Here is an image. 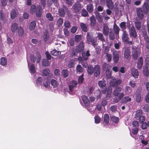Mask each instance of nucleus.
<instances>
[{
    "label": "nucleus",
    "instance_id": "obj_1",
    "mask_svg": "<svg viewBox=\"0 0 149 149\" xmlns=\"http://www.w3.org/2000/svg\"><path fill=\"white\" fill-rule=\"evenodd\" d=\"M30 12L32 14L35 13L36 16L38 17H41L42 12V6L40 5L36 6L34 4H33L31 7Z\"/></svg>",
    "mask_w": 149,
    "mask_h": 149
},
{
    "label": "nucleus",
    "instance_id": "obj_2",
    "mask_svg": "<svg viewBox=\"0 0 149 149\" xmlns=\"http://www.w3.org/2000/svg\"><path fill=\"white\" fill-rule=\"evenodd\" d=\"M86 39L87 42L89 44L91 43L92 45L95 47L97 45V39L93 37L92 33L91 32H88L87 33Z\"/></svg>",
    "mask_w": 149,
    "mask_h": 149
},
{
    "label": "nucleus",
    "instance_id": "obj_3",
    "mask_svg": "<svg viewBox=\"0 0 149 149\" xmlns=\"http://www.w3.org/2000/svg\"><path fill=\"white\" fill-rule=\"evenodd\" d=\"M142 113L141 110H138L136 111L134 116V118L139 120V123L141 124L144 121L145 119V117L142 115Z\"/></svg>",
    "mask_w": 149,
    "mask_h": 149
},
{
    "label": "nucleus",
    "instance_id": "obj_4",
    "mask_svg": "<svg viewBox=\"0 0 149 149\" xmlns=\"http://www.w3.org/2000/svg\"><path fill=\"white\" fill-rule=\"evenodd\" d=\"M122 40L124 42H126L128 44L130 45H132V41H129V35L125 30H124L123 31L122 35Z\"/></svg>",
    "mask_w": 149,
    "mask_h": 149
},
{
    "label": "nucleus",
    "instance_id": "obj_5",
    "mask_svg": "<svg viewBox=\"0 0 149 149\" xmlns=\"http://www.w3.org/2000/svg\"><path fill=\"white\" fill-rule=\"evenodd\" d=\"M140 52L137 49L132 47V56L134 60L137 59L138 57L140 56Z\"/></svg>",
    "mask_w": 149,
    "mask_h": 149
},
{
    "label": "nucleus",
    "instance_id": "obj_6",
    "mask_svg": "<svg viewBox=\"0 0 149 149\" xmlns=\"http://www.w3.org/2000/svg\"><path fill=\"white\" fill-rule=\"evenodd\" d=\"M113 59L114 62L117 63L119 59V56L120 55V51L115 50L113 52Z\"/></svg>",
    "mask_w": 149,
    "mask_h": 149
},
{
    "label": "nucleus",
    "instance_id": "obj_7",
    "mask_svg": "<svg viewBox=\"0 0 149 149\" xmlns=\"http://www.w3.org/2000/svg\"><path fill=\"white\" fill-rule=\"evenodd\" d=\"M123 50H124L123 52L124 58L127 60H129L131 58L130 49L128 47H125L123 49Z\"/></svg>",
    "mask_w": 149,
    "mask_h": 149
},
{
    "label": "nucleus",
    "instance_id": "obj_8",
    "mask_svg": "<svg viewBox=\"0 0 149 149\" xmlns=\"http://www.w3.org/2000/svg\"><path fill=\"white\" fill-rule=\"evenodd\" d=\"M129 34L130 37L134 39L137 37V32L134 26H132L129 29Z\"/></svg>",
    "mask_w": 149,
    "mask_h": 149
},
{
    "label": "nucleus",
    "instance_id": "obj_9",
    "mask_svg": "<svg viewBox=\"0 0 149 149\" xmlns=\"http://www.w3.org/2000/svg\"><path fill=\"white\" fill-rule=\"evenodd\" d=\"M84 48V45L83 41H81L79 44L76 46L75 49L76 52L77 53H80L83 51Z\"/></svg>",
    "mask_w": 149,
    "mask_h": 149
},
{
    "label": "nucleus",
    "instance_id": "obj_10",
    "mask_svg": "<svg viewBox=\"0 0 149 149\" xmlns=\"http://www.w3.org/2000/svg\"><path fill=\"white\" fill-rule=\"evenodd\" d=\"M82 8L81 4L78 2H76L72 7L75 13L79 12Z\"/></svg>",
    "mask_w": 149,
    "mask_h": 149
},
{
    "label": "nucleus",
    "instance_id": "obj_11",
    "mask_svg": "<svg viewBox=\"0 0 149 149\" xmlns=\"http://www.w3.org/2000/svg\"><path fill=\"white\" fill-rule=\"evenodd\" d=\"M121 82V79H114L110 81V85L112 87H117L120 84Z\"/></svg>",
    "mask_w": 149,
    "mask_h": 149
},
{
    "label": "nucleus",
    "instance_id": "obj_12",
    "mask_svg": "<svg viewBox=\"0 0 149 149\" xmlns=\"http://www.w3.org/2000/svg\"><path fill=\"white\" fill-rule=\"evenodd\" d=\"M137 15L138 17L140 19H142L144 17V12L142 10V9L141 8H138L136 10Z\"/></svg>",
    "mask_w": 149,
    "mask_h": 149
},
{
    "label": "nucleus",
    "instance_id": "obj_13",
    "mask_svg": "<svg viewBox=\"0 0 149 149\" xmlns=\"http://www.w3.org/2000/svg\"><path fill=\"white\" fill-rule=\"evenodd\" d=\"M113 29L114 33H115L116 39L117 40L119 38V34L120 29L117 24L115 23L113 26Z\"/></svg>",
    "mask_w": 149,
    "mask_h": 149
},
{
    "label": "nucleus",
    "instance_id": "obj_14",
    "mask_svg": "<svg viewBox=\"0 0 149 149\" xmlns=\"http://www.w3.org/2000/svg\"><path fill=\"white\" fill-rule=\"evenodd\" d=\"M100 67L99 65H97L95 66L94 69V76L97 77L100 76Z\"/></svg>",
    "mask_w": 149,
    "mask_h": 149
},
{
    "label": "nucleus",
    "instance_id": "obj_15",
    "mask_svg": "<svg viewBox=\"0 0 149 149\" xmlns=\"http://www.w3.org/2000/svg\"><path fill=\"white\" fill-rule=\"evenodd\" d=\"M77 84V82L74 80L71 81L70 82L69 88L70 92H72L73 91L74 89L76 87Z\"/></svg>",
    "mask_w": 149,
    "mask_h": 149
},
{
    "label": "nucleus",
    "instance_id": "obj_16",
    "mask_svg": "<svg viewBox=\"0 0 149 149\" xmlns=\"http://www.w3.org/2000/svg\"><path fill=\"white\" fill-rule=\"evenodd\" d=\"M143 58L141 56L140 57L138 60L137 64V67L139 70H140L141 69L143 64Z\"/></svg>",
    "mask_w": 149,
    "mask_h": 149
},
{
    "label": "nucleus",
    "instance_id": "obj_17",
    "mask_svg": "<svg viewBox=\"0 0 149 149\" xmlns=\"http://www.w3.org/2000/svg\"><path fill=\"white\" fill-rule=\"evenodd\" d=\"M141 89L139 88L136 91V100L137 102H139L141 100Z\"/></svg>",
    "mask_w": 149,
    "mask_h": 149
},
{
    "label": "nucleus",
    "instance_id": "obj_18",
    "mask_svg": "<svg viewBox=\"0 0 149 149\" xmlns=\"http://www.w3.org/2000/svg\"><path fill=\"white\" fill-rule=\"evenodd\" d=\"M141 8L145 14H147L149 11V5L147 3H145L143 6L142 8Z\"/></svg>",
    "mask_w": 149,
    "mask_h": 149
},
{
    "label": "nucleus",
    "instance_id": "obj_19",
    "mask_svg": "<svg viewBox=\"0 0 149 149\" xmlns=\"http://www.w3.org/2000/svg\"><path fill=\"white\" fill-rule=\"evenodd\" d=\"M18 13L17 10L13 9L10 13L11 18L12 19H14L18 15Z\"/></svg>",
    "mask_w": 149,
    "mask_h": 149
},
{
    "label": "nucleus",
    "instance_id": "obj_20",
    "mask_svg": "<svg viewBox=\"0 0 149 149\" xmlns=\"http://www.w3.org/2000/svg\"><path fill=\"white\" fill-rule=\"evenodd\" d=\"M108 35L110 40H113L116 38L115 33H114L112 29H110Z\"/></svg>",
    "mask_w": 149,
    "mask_h": 149
},
{
    "label": "nucleus",
    "instance_id": "obj_21",
    "mask_svg": "<svg viewBox=\"0 0 149 149\" xmlns=\"http://www.w3.org/2000/svg\"><path fill=\"white\" fill-rule=\"evenodd\" d=\"M110 30H109V27L107 25H104L103 27L102 30V33L104 36H107L109 33Z\"/></svg>",
    "mask_w": 149,
    "mask_h": 149
},
{
    "label": "nucleus",
    "instance_id": "obj_22",
    "mask_svg": "<svg viewBox=\"0 0 149 149\" xmlns=\"http://www.w3.org/2000/svg\"><path fill=\"white\" fill-rule=\"evenodd\" d=\"M83 103L86 106H88L90 105V102L87 97L85 95L81 96Z\"/></svg>",
    "mask_w": 149,
    "mask_h": 149
},
{
    "label": "nucleus",
    "instance_id": "obj_23",
    "mask_svg": "<svg viewBox=\"0 0 149 149\" xmlns=\"http://www.w3.org/2000/svg\"><path fill=\"white\" fill-rule=\"evenodd\" d=\"M36 24V20L32 21L30 24L29 29L31 31L35 29Z\"/></svg>",
    "mask_w": 149,
    "mask_h": 149
},
{
    "label": "nucleus",
    "instance_id": "obj_24",
    "mask_svg": "<svg viewBox=\"0 0 149 149\" xmlns=\"http://www.w3.org/2000/svg\"><path fill=\"white\" fill-rule=\"evenodd\" d=\"M106 5L110 9L112 10L114 7L113 3L112 0H106Z\"/></svg>",
    "mask_w": 149,
    "mask_h": 149
},
{
    "label": "nucleus",
    "instance_id": "obj_25",
    "mask_svg": "<svg viewBox=\"0 0 149 149\" xmlns=\"http://www.w3.org/2000/svg\"><path fill=\"white\" fill-rule=\"evenodd\" d=\"M95 13L98 22L100 23H101L103 21V19L102 15L97 11L95 12Z\"/></svg>",
    "mask_w": 149,
    "mask_h": 149
},
{
    "label": "nucleus",
    "instance_id": "obj_26",
    "mask_svg": "<svg viewBox=\"0 0 149 149\" xmlns=\"http://www.w3.org/2000/svg\"><path fill=\"white\" fill-rule=\"evenodd\" d=\"M143 74L144 75L148 77L149 75V65L148 66H145L143 70Z\"/></svg>",
    "mask_w": 149,
    "mask_h": 149
},
{
    "label": "nucleus",
    "instance_id": "obj_27",
    "mask_svg": "<svg viewBox=\"0 0 149 149\" xmlns=\"http://www.w3.org/2000/svg\"><path fill=\"white\" fill-rule=\"evenodd\" d=\"M80 26L81 30L84 32H86L88 31V26L83 23H80Z\"/></svg>",
    "mask_w": 149,
    "mask_h": 149
},
{
    "label": "nucleus",
    "instance_id": "obj_28",
    "mask_svg": "<svg viewBox=\"0 0 149 149\" xmlns=\"http://www.w3.org/2000/svg\"><path fill=\"white\" fill-rule=\"evenodd\" d=\"M90 24L91 26H94L95 25L96 23V19L94 15H92L90 17Z\"/></svg>",
    "mask_w": 149,
    "mask_h": 149
},
{
    "label": "nucleus",
    "instance_id": "obj_29",
    "mask_svg": "<svg viewBox=\"0 0 149 149\" xmlns=\"http://www.w3.org/2000/svg\"><path fill=\"white\" fill-rule=\"evenodd\" d=\"M131 71L132 76L135 78H137L139 75L138 70L137 69L132 68Z\"/></svg>",
    "mask_w": 149,
    "mask_h": 149
},
{
    "label": "nucleus",
    "instance_id": "obj_30",
    "mask_svg": "<svg viewBox=\"0 0 149 149\" xmlns=\"http://www.w3.org/2000/svg\"><path fill=\"white\" fill-rule=\"evenodd\" d=\"M86 9L89 13H92L94 10V7L93 4H88L87 6Z\"/></svg>",
    "mask_w": 149,
    "mask_h": 149
},
{
    "label": "nucleus",
    "instance_id": "obj_31",
    "mask_svg": "<svg viewBox=\"0 0 149 149\" xmlns=\"http://www.w3.org/2000/svg\"><path fill=\"white\" fill-rule=\"evenodd\" d=\"M144 39L145 41V48H146L149 49V37L147 35L144 37Z\"/></svg>",
    "mask_w": 149,
    "mask_h": 149
},
{
    "label": "nucleus",
    "instance_id": "obj_32",
    "mask_svg": "<svg viewBox=\"0 0 149 149\" xmlns=\"http://www.w3.org/2000/svg\"><path fill=\"white\" fill-rule=\"evenodd\" d=\"M135 26L137 30H139L141 27V21L139 19H136L134 22Z\"/></svg>",
    "mask_w": 149,
    "mask_h": 149
},
{
    "label": "nucleus",
    "instance_id": "obj_33",
    "mask_svg": "<svg viewBox=\"0 0 149 149\" xmlns=\"http://www.w3.org/2000/svg\"><path fill=\"white\" fill-rule=\"evenodd\" d=\"M11 28L12 32H15L17 31L19 28L18 24L16 23H14L11 25Z\"/></svg>",
    "mask_w": 149,
    "mask_h": 149
},
{
    "label": "nucleus",
    "instance_id": "obj_34",
    "mask_svg": "<svg viewBox=\"0 0 149 149\" xmlns=\"http://www.w3.org/2000/svg\"><path fill=\"white\" fill-rule=\"evenodd\" d=\"M49 34L48 30H46L44 33L43 38L44 40L46 42L47 41L49 38Z\"/></svg>",
    "mask_w": 149,
    "mask_h": 149
},
{
    "label": "nucleus",
    "instance_id": "obj_35",
    "mask_svg": "<svg viewBox=\"0 0 149 149\" xmlns=\"http://www.w3.org/2000/svg\"><path fill=\"white\" fill-rule=\"evenodd\" d=\"M103 119L105 123L106 124H108L109 123L110 120L108 114H105L103 117Z\"/></svg>",
    "mask_w": 149,
    "mask_h": 149
},
{
    "label": "nucleus",
    "instance_id": "obj_36",
    "mask_svg": "<svg viewBox=\"0 0 149 149\" xmlns=\"http://www.w3.org/2000/svg\"><path fill=\"white\" fill-rule=\"evenodd\" d=\"M122 89L120 87H117L113 92V95L114 96H118L120 94Z\"/></svg>",
    "mask_w": 149,
    "mask_h": 149
},
{
    "label": "nucleus",
    "instance_id": "obj_37",
    "mask_svg": "<svg viewBox=\"0 0 149 149\" xmlns=\"http://www.w3.org/2000/svg\"><path fill=\"white\" fill-rule=\"evenodd\" d=\"M61 74L63 78H66L68 76L69 74V72L67 70H63L61 72Z\"/></svg>",
    "mask_w": 149,
    "mask_h": 149
},
{
    "label": "nucleus",
    "instance_id": "obj_38",
    "mask_svg": "<svg viewBox=\"0 0 149 149\" xmlns=\"http://www.w3.org/2000/svg\"><path fill=\"white\" fill-rule=\"evenodd\" d=\"M94 68L91 65H90L88 67L87 71L88 73L90 75H92L93 73Z\"/></svg>",
    "mask_w": 149,
    "mask_h": 149
},
{
    "label": "nucleus",
    "instance_id": "obj_39",
    "mask_svg": "<svg viewBox=\"0 0 149 149\" xmlns=\"http://www.w3.org/2000/svg\"><path fill=\"white\" fill-rule=\"evenodd\" d=\"M110 118L111 120L116 123H117L119 120V119L118 117L113 115L110 116Z\"/></svg>",
    "mask_w": 149,
    "mask_h": 149
},
{
    "label": "nucleus",
    "instance_id": "obj_40",
    "mask_svg": "<svg viewBox=\"0 0 149 149\" xmlns=\"http://www.w3.org/2000/svg\"><path fill=\"white\" fill-rule=\"evenodd\" d=\"M58 13L59 15L61 17L65 16V13L64 9L61 8H59L58 9Z\"/></svg>",
    "mask_w": 149,
    "mask_h": 149
},
{
    "label": "nucleus",
    "instance_id": "obj_41",
    "mask_svg": "<svg viewBox=\"0 0 149 149\" xmlns=\"http://www.w3.org/2000/svg\"><path fill=\"white\" fill-rule=\"evenodd\" d=\"M131 98L129 96H126L122 99V103L124 104H126L129 102L131 101Z\"/></svg>",
    "mask_w": 149,
    "mask_h": 149
},
{
    "label": "nucleus",
    "instance_id": "obj_42",
    "mask_svg": "<svg viewBox=\"0 0 149 149\" xmlns=\"http://www.w3.org/2000/svg\"><path fill=\"white\" fill-rule=\"evenodd\" d=\"M50 64V62H49L48 60L45 59L42 60V65L44 66H47L49 65Z\"/></svg>",
    "mask_w": 149,
    "mask_h": 149
},
{
    "label": "nucleus",
    "instance_id": "obj_43",
    "mask_svg": "<svg viewBox=\"0 0 149 149\" xmlns=\"http://www.w3.org/2000/svg\"><path fill=\"white\" fill-rule=\"evenodd\" d=\"M50 83L54 88H56L58 86V84L57 81L54 79H51Z\"/></svg>",
    "mask_w": 149,
    "mask_h": 149
},
{
    "label": "nucleus",
    "instance_id": "obj_44",
    "mask_svg": "<svg viewBox=\"0 0 149 149\" xmlns=\"http://www.w3.org/2000/svg\"><path fill=\"white\" fill-rule=\"evenodd\" d=\"M18 34L19 36H23L24 33V29L22 28L19 26L18 28Z\"/></svg>",
    "mask_w": 149,
    "mask_h": 149
},
{
    "label": "nucleus",
    "instance_id": "obj_45",
    "mask_svg": "<svg viewBox=\"0 0 149 149\" xmlns=\"http://www.w3.org/2000/svg\"><path fill=\"white\" fill-rule=\"evenodd\" d=\"M60 53L59 51L56 49H54L50 52V53L52 55L55 56H58Z\"/></svg>",
    "mask_w": 149,
    "mask_h": 149
},
{
    "label": "nucleus",
    "instance_id": "obj_46",
    "mask_svg": "<svg viewBox=\"0 0 149 149\" xmlns=\"http://www.w3.org/2000/svg\"><path fill=\"white\" fill-rule=\"evenodd\" d=\"M98 84L100 87L103 88L106 86V81L104 80L99 81L98 82Z\"/></svg>",
    "mask_w": 149,
    "mask_h": 149
},
{
    "label": "nucleus",
    "instance_id": "obj_47",
    "mask_svg": "<svg viewBox=\"0 0 149 149\" xmlns=\"http://www.w3.org/2000/svg\"><path fill=\"white\" fill-rule=\"evenodd\" d=\"M106 74L107 79H109L111 78V72L109 69H106Z\"/></svg>",
    "mask_w": 149,
    "mask_h": 149
},
{
    "label": "nucleus",
    "instance_id": "obj_48",
    "mask_svg": "<svg viewBox=\"0 0 149 149\" xmlns=\"http://www.w3.org/2000/svg\"><path fill=\"white\" fill-rule=\"evenodd\" d=\"M97 37L99 40H100L102 42H104L105 41L103 34L102 33H98Z\"/></svg>",
    "mask_w": 149,
    "mask_h": 149
},
{
    "label": "nucleus",
    "instance_id": "obj_49",
    "mask_svg": "<svg viewBox=\"0 0 149 149\" xmlns=\"http://www.w3.org/2000/svg\"><path fill=\"white\" fill-rule=\"evenodd\" d=\"M81 14L82 16L85 17L89 16L88 12L84 8L81 11Z\"/></svg>",
    "mask_w": 149,
    "mask_h": 149
},
{
    "label": "nucleus",
    "instance_id": "obj_50",
    "mask_svg": "<svg viewBox=\"0 0 149 149\" xmlns=\"http://www.w3.org/2000/svg\"><path fill=\"white\" fill-rule=\"evenodd\" d=\"M29 69L31 74H34L36 72V71L35 70V67L33 64H32L31 65Z\"/></svg>",
    "mask_w": 149,
    "mask_h": 149
},
{
    "label": "nucleus",
    "instance_id": "obj_51",
    "mask_svg": "<svg viewBox=\"0 0 149 149\" xmlns=\"http://www.w3.org/2000/svg\"><path fill=\"white\" fill-rule=\"evenodd\" d=\"M63 23V19L61 18H59L56 22V24L58 26V27H60L62 26Z\"/></svg>",
    "mask_w": 149,
    "mask_h": 149
},
{
    "label": "nucleus",
    "instance_id": "obj_52",
    "mask_svg": "<svg viewBox=\"0 0 149 149\" xmlns=\"http://www.w3.org/2000/svg\"><path fill=\"white\" fill-rule=\"evenodd\" d=\"M46 17L49 21H53L54 20V18L50 13H47L46 14Z\"/></svg>",
    "mask_w": 149,
    "mask_h": 149
},
{
    "label": "nucleus",
    "instance_id": "obj_53",
    "mask_svg": "<svg viewBox=\"0 0 149 149\" xmlns=\"http://www.w3.org/2000/svg\"><path fill=\"white\" fill-rule=\"evenodd\" d=\"M82 38L81 35H76L74 37V40L76 42L80 41Z\"/></svg>",
    "mask_w": 149,
    "mask_h": 149
},
{
    "label": "nucleus",
    "instance_id": "obj_54",
    "mask_svg": "<svg viewBox=\"0 0 149 149\" xmlns=\"http://www.w3.org/2000/svg\"><path fill=\"white\" fill-rule=\"evenodd\" d=\"M0 64L3 65H6L7 64V60L5 58L3 57L1 58Z\"/></svg>",
    "mask_w": 149,
    "mask_h": 149
},
{
    "label": "nucleus",
    "instance_id": "obj_55",
    "mask_svg": "<svg viewBox=\"0 0 149 149\" xmlns=\"http://www.w3.org/2000/svg\"><path fill=\"white\" fill-rule=\"evenodd\" d=\"M112 89L111 86L108 87L107 90V97H111V94L112 92Z\"/></svg>",
    "mask_w": 149,
    "mask_h": 149
},
{
    "label": "nucleus",
    "instance_id": "obj_56",
    "mask_svg": "<svg viewBox=\"0 0 149 149\" xmlns=\"http://www.w3.org/2000/svg\"><path fill=\"white\" fill-rule=\"evenodd\" d=\"M50 72L49 70L47 68L44 70L42 71V75L44 76H47Z\"/></svg>",
    "mask_w": 149,
    "mask_h": 149
},
{
    "label": "nucleus",
    "instance_id": "obj_57",
    "mask_svg": "<svg viewBox=\"0 0 149 149\" xmlns=\"http://www.w3.org/2000/svg\"><path fill=\"white\" fill-rule=\"evenodd\" d=\"M76 70L77 72L81 73L83 72V69L81 65H78L76 67Z\"/></svg>",
    "mask_w": 149,
    "mask_h": 149
},
{
    "label": "nucleus",
    "instance_id": "obj_58",
    "mask_svg": "<svg viewBox=\"0 0 149 149\" xmlns=\"http://www.w3.org/2000/svg\"><path fill=\"white\" fill-rule=\"evenodd\" d=\"M43 81V79L41 77H39L37 79L36 81V84L37 86H39L41 83Z\"/></svg>",
    "mask_w": 149,
    "mask_h": 149
},
{
    "label": "nucleus",
    "instance_id": "obj_59",
    "mask_svg": "<svg viewBox=\"0 0 149 149\" xmlns=\"http://www.w3.org/2000/svg\"><path fill=\"white\" fill-rule=\"evenodd\" d=\"M126 24L125 22H122L120 24L119 26L120 28L123 30L126 29Z\"/></svg>",
    "mask_w": 149,
    "mask_h": 149
},
{
    "label": "nucleus",
    "instance_id": "obj_60",
    "mask_svg": "<svg viewBox=\"0 0 149 149\" xmlns=\"http://www.w3.org/2000/svg\"><path fill=\"white\" fill-rule=\"evenodd\" d=\"M68 66L69 68H71L74 66V62L73 60H70L68 63Z\"/></svg>",
    "mask_w": 149,
    "mask_h": 149
},
{
    "label": "nucleus",
    "instance_id": "obj_61",
    "mask_svg": "<svg viewBox=\"0 0 149 149\" xmlns=\"http://www.w3.org/2000/svg\"><path fill=\"white\" fill-rule=\"evenodd\" d=\"M95 123L96 124L99 123L101 120V118L98 116L96 115L95 117Z\"/></svg>",
    "mask_w": 149,
    "mask_h": 149
},
{
    "label": "nucleus",
    "instance_id": "obj_62",
    "mask_svg": "<svg viewBox=\"0 0 149 149\" xmlns=\"http://www.w3.org/2000/svg\"><path fill=\"white\" fill-rule=\"evenodd\" d=\"M110 109L112 112L115 113L117 111V107L115 105L111 106Z\"/></svg>",
    "mask_w": 149,
    "mask_h": 149
},
{
    "label": "nucleus",
    "instance_id": "obj_63",
    "mask_svg": "<svg viewBox=\"0 0 149 149\" xmlns=\"http://www.w3.org/2000/svg\"><path fill=\"white\" fill-rule=\"evenodd\" d=\"M132 125L134 127L138 128L139 125V122L136 120L133 121L132 122Z\"/></svg>",
    "mask_w": 149,
    "mask_h": 149
},
{
    "label": "nucleus",
    "instance_id": "obj_64",
    "mask_svg": "<svg viewBox=\"0 0 149 149\" xmlns=\"http://www.w3.org/2000/svg\"><path fill=\"white\" fill-rule=\"evenodd\" d=\"M64 25L65 27L69 28L71 24L68 21H66L64 22Z\"/></svg>",
    "mask_w": 149,
    "mask_h": 149
}]
</instances>
